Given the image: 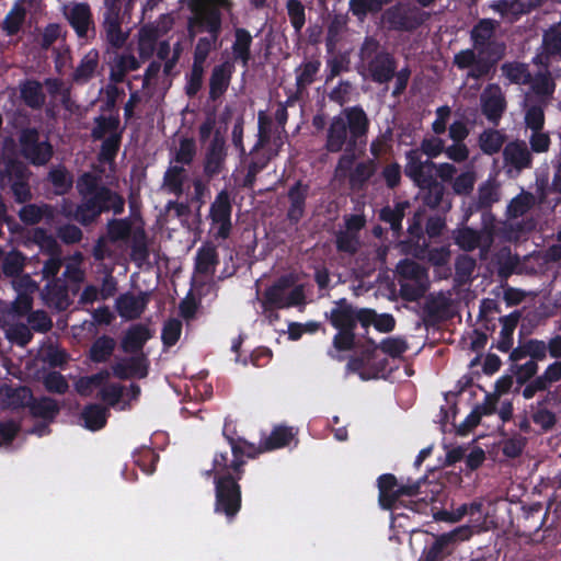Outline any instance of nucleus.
I'll return each instance as SVG.
<instances>
[{
  "instance_id": "8fccbe9b",
  "label": "nucleus",
  "mask_w": 561,
  "mask_h": 561,
  "mask_svg": "<svg viewBox=\"0 0 561 561\" xmlns=\"http://www.w3.org/2000/svg\"><path fill=\"white\" fill-rule=\"evenodd\" d=\"M84 256L81 252L76 251L67 257L65 263L64 278L80 284L85 279V271L82 267Z\"/></svg>"
},
{
  "instance_id": "f8f14e48",
  "label": "nucleus",
  "mask_w": 561,
  "mask_h": 561,
  "mask_svg": "<svg viewBox=\"0 0 561 561\" xmlns=\"http://www.w3.org/2000/svg\"><path fill=\"white\" fill-rule=\"evenodd\" d=\"M232 204L227 190L219 192L209 208L210 234L215 240H226L232 230Z\"/></svg>"
},
{
  "instance_id": "f3484780",
  "label": "nucleus",
  "mask_w": 561,
  "mask_h": 561,
  "mask_svg": "<svg viewBox=\"0 0 561 561\" xmlns=\"http://www.w3.org/2000/svg\"><path fill=\"white\" fill-rule=\"evenodd\" d=\"M454 240L466 252L479 249L481 257H484L494 241L493 229L484 227L481 230H474L469 227H462L454 231Z\"/></svg>"
},
{
  "instance_id": "a878e982",
  "label": "nucleus",
  "mask_w": 561,
  "mask_h": 561,
  "mask_svg": "<svg viewBox=\"0 0 561 561\" xmlns=\"http://www.w3.org/2000/svg\"><path fill=\"white\" fill-rule=\"evenodd\" d=\"M561 380V359L550 364L542 375L534 378L523 389V397L533 399L537 392L548 390L552 383Z\"/></svg>"
},
{
  "instance_id": "ddd939ff",
  "label": "nucleus",
  "mask_w": 561,
  "mask_h": 561,
  "mask_svg": "<svg viewBox=\"0 0 561 561\" xmlns=\"http://www.w3.org/2000/svg\"><path fill=\"white\" fill-rule=\"evenodd\" d=\"M243 461L236 454L234 449H231L230 454H221L215 458V480L217 484V491H239L241 484V466Z\"/></svg>"
},
{
  "instance_id": "20e7f679",
  "label": "nucleus",
  "mask_w": 561,
  "mask_h": 561,
  "mask_svg": "<svg viewBox=\"0 0 561 561\" xmlns=\"http://www.w3.org/2000/svg\"><path fill=\"white\" fill-rule=\"evenodd\" d=\"M369 119L359 106L344 108L334 116L327 129L324 148L329 152H354L358 142L366 137Z\"/></svg>"
},
{
  "instance_id": "39448f33",
  "label": "nucleus",
  "mask_w": 561,
  "mask_h": 561,
  "mask_svg": "<svg viewBox=\"0 0 561 561\" xmlns=\"http://www.w3.org/2000/svg\"><path fill=\"white\" fill-rule=\"evenodd\" d=\"M359 59L366 77L383 84L391 81L397 70V60L392 54L381 48L378 39L366 37L359 48Z\"/></svg>"
},
{
  "instance_id": "774afa93",
  "label": "nucleus",
  "mask_w": 561,
  "mask_h": 561,
  "mask_svg": "<svg viewBox=\"0 0 561 561\" xmlns=\"http://www.w3.org/2000/svg\"><path fill=\"white\" fill-rule=\"evenodd\" d=\"M26 257L19 251H10L2 261V272L7 277L22 274Z\"/></svg>"
},
{
  "instance_id": "f03ea898",
  "label": "nucleus",
  "mask_w": 561,
  "mask_h": 561,
  "mask_svg": "<svg viewBox=\"0 0 561 561\" xmlns=\"http://www.w3.org/2000/svg\"><path fill=\"white\" fill-rule=\"evenodd\" d=\"M232 0H193L190 3L192 15L187 21L190 37L206 31L208 36L201 37L194 50L193 64L204 66L209 53L216 48L221 32V12L230 11Z\"/></svg>"
},
{
  "instance_id": "c9c22d12",
  "label": "nucleus",
  "mask_w": 561,
  "mask_h": 561,
  "mask_svg": "<svg viewBox=\"0 0 561 561\" xmlns=\"http://www.w3.org/2000/svg\"><path fill=\"white\" fill-rule=\"evenodd\" d=\"M233 72V65L229 61L215 66L209 78V98L217 100L227 91L231 76Z\"/></svg>"
},
{
  "instance_id": "49530a36",
  "label": "nucleus",
  "mask_w": 561,
  "mask_h": 561,
  "mask_svg": "<svg viewBox=\"0 0 561 561\" xmlns=\"http://www.w3.org/2000/svg\"><path fill=\"white\" fill-rule=\"evenodd\" d=\"M150 339L149 330L144 325L131 327L122 341V348L126 353H135L142 348L147 340Z\"/></svg>"
},
{
  "instance_id": "5fc2aeb1",
  "label": "nucleus",
  "mask_w": 561,
  "mask_h": 561,
  "mask_svg": "<svg viewBox=\"0 0 561 561\" xmlns=\"http://www.w3.org/2000/svg\"><path fill=\"white\" fill-rule=\"evenodd\" d=\"M501 71L511 83L528 84L531 81L527 65L522 62H505L501 66Z\"/></svg>"
},
{
  "instance_id": "bf43d9fd",
  "label": "nucleus",
  "mask_w": 561,
  "mask_h": 561,
  "mask_svg": "<svg viewBox=\"0 0 561 561\" xmlns=\"http://www.w3.org/2000/svg\"><path fill=\"white\" fill-rule=\"evenodd\" d=\"M12 286L18 293L15 300L28 299L33 307V294L38 289L37 283L28 274H20L12 277Z\"/></svg>"
},
{
  "instance_id": "2eb2a0df",
  "label": "nucleus",
  "mask_w": 561,
  "mask_h": 561,
  "mask_svg": "<svg viewBox=\"0 0 561 561\" xmlns=\"http://www.w3.org/2000/svg\"><path fill=\"white\" fill-rule=\"evenodd\" d=\"M105 12L103 15L102 27L106 41L115 48L122 47L127 34L122 30V8L126 0H103Z\"/></svg>"
},
{
  "instance_id": "58836bf2",
  "label": "nucleus",
  "mask_w": 561,
  "mask_h": 561,
  "mask_svg": "<svg viewBox=\"0 0 561 561\" xmlns=\"http://www.w3.org/2000/svg\"><path fill=\"white\" fill-rule=\"evenodd\" d=\"M547 103L538 101L534 96H525L524 101V124L528 129H543L545 108Z\"/></svg>"
},
{
  "instance_id": "2f4dec72",
  "label": "nucleus",
  "mask_w": 561,
  "mask_h": 561,
  "mask_svg": "<svg viewBox=\"0 0 561 561\" xmlns=\"http://www.w3.org/2000/svg\"><path fill=\"white\" fill-rule=\"evenodd\" d=\"M112 370L114 376L119 379L133 377L144 378L148 374L146 357L144 354H140L130 358L121 359L112 366Z\"/></svg>"
},
{
  "instance_id": "a19ab883",
  "label": "nucleus",
  "mask_w": 561,
  "mask_h": 561,
  "mask_svg": "<svg viewBox=\"0 0 561 561\" xmlns=\"http://www.w3.org/2000/svg\"><path fill=\"white\" fill-rule=\"evenodd\" d=\"M157 35L151 24H144L137 33V53L142 61L150 59L157 48Z\"/></svg>"
},
{
  "instance_id": "393cba45",
  "label": "nucleus",
  "mask_w": 561,
  "mask_h": 561,
  "mask_svg": "<svg viewBox=\"0 0 561 561\" xmlns=\"http://www.w3.org/2000/svg\"><path fill=\"white\" fill-rule=\"evenodd\" d=\"M386 360L376 362V350L352 357L346 366L348 373L358 374L363 380L376 378L385 368Z\"/></svg>"
},
{
  "instance_id": "338daca9",
  "label": "nucleus",
  "mask_w": 561,
  "mask_h": 561,
  "mask_svg": "<svg viewBox=\"0 0 561 561\" xmlns=\"http://www.w3.org/2000/svg\"><path fill=\"white\" fill-rule=\"evenodd\" d=\"M477 262L473 257L462 254L456 259L455 263V280L459 284H466L471 279L476 270Z\"/></svg>"
},
{
  "instance_id": "79ce46f5",
  "label": "nucleus",
  "mask_w": 561,
  "mask_h": 561,
  "mask_svg": "<svg viewBox=\"0 0 561 561\" xmlns=\"http://www.w3.org/2000/svg\"><path fill=\"white\" fill-rule=\"evenodd\" d=\"M529 83L531 84L530 90L526 93L525 96H534L538 101H542V103L549 104L554 91V82L550 73H538L534 79L531 78Z\"/></svg>"
},
{
  "instance_id": "0eeeda50",
  "label": "nucleus",
  "mask_w": 561,
  "mask_h": 561,
  "mask_svg": "<svg viewBox=\"0 0 561 561\" xmlns=\"http://www.w3.org/2000/svg\"><path fill=\"white\" fill-rule=\"evenodd\" d=\"M31 309L28 299L0 302V327L4 329L7 337L20 346L27 345L33 339L30 328L21 321Z\"/></svg>"
},
{
  "instance_id": "69168bd1",
  "label": "nucleus",
  "mask_w": 561,
  "mask_h": 561,
  "mask_svg": "<svg viewBox=\"0 0 561 561\" xmlns=\"http://www.w3.org/2000/svg\"><path fill=\"white\" fill-rule=\"evenodd\" d=\"M131 234L129 219H111L106 225V236L111 242L125 241Z\"/></svg>"
},
{
  "instance_id": "7ed1b4c3",
  "label": "nucleus",
  "mask_w": 561,
  "mask_h": 561,
  "mask_svg": "<svg viewBox=\"0 0 561 561\" xmlns=\"http://www.w3.org/2000/svg\"><path fill=\"white\" fill-rule=\"evenodd\" d=\"M77 190L81 203L73 214L66 215L83 226L94 222L104 211L112 210L116 215L124 211V198L108 187L100 185V178L95 174H82L77 181Z\"/></svg>"
},
{
  "instance_id": "4468645a",
  "label": "nucleus",
  "mask_w": 561,
  "mask_h": 561,
  "mask_svg": "<svg viewBox=\"0 0 561 561\" xmlns=\"http://www.w3.org/2000/svg\"><path fill=\"white\" fill-rule=\"evenodd\" d=\"M561 404L556 392H548L530 405V420L542 433L556 431L560 423Z\"/></svg>"
},
{
  "instance_id": "3c124183",
  "label": "nucleus",
  "mask_w": 561,
  "mask_h": 561,
  "mask_svg": "<svg viewBox=\"0 0 561 561\" xmlns=\"http://www.w3.org/2000/svg\"><path fill=\"white\" fill-rule=\"evenodd\" d=\"M30 240L39 248L43 254L48 256L62 252L56 238L42 228H35L31 233Z\"/></svg>"
},
{
  "instance_id": "9d476101",
  "label": "nucleus",
  "mask_w": 561,
  "mask_h": 561,
  "mask_svg": "<svg viewBox=\"0 0 561 561\" xmlns=\"http://www.w3.org/2000/svg\"><path fill=\"white\" fill-rule=\"evenodd\" d=\"M428 19L430 13L405 3H397L386 9L381 14V22L389 30L399 32L414 31Z\"/></svg>"
},
{
  "instance_id": "37998d69",
  "label": "nucleus",
  "mask_w": 561,
  "mask_h": 561,
  "mask_svg": "<svg viewBox=\"0 0 561 561\" xmlns=\"http://www.w3.org/2000/svg\"><path fill=\"white\" fill-rule=\"evenodd\" d=\"M536 204V196L530 192L522 190V192L507 205L506 216L510 219L519 218L533 209Z\"/></svg>"
},
{
  "instance_id": "0e129e2a",
  "label": "nucleus",
  "mask_w": 561,
  "mask_h": 561,
  "mask_svg": "<svg viewBox=\"0 0 561 561\" xmlns=\"http://www.w3.org/2000/svg\"><path fill=\"white\" fill-rule=\"evenodd\" d=\"M409 206L408 202L397 203L393 207L387 206L381 209L380 219L388 222L391 229L398 232L401 230V221Z\"/></svg>"
},
{
  "instance_id": "c03bdc74",
  "label": "nucleus",
  "mask_w": 561,
  "mask_h": 561,
  "mask_svg": "<svg viewBox=\"0 0 561 561\" xmlns=\"http://www.w3.org/2000/svg\"><path fill=\"white\" fill-rule=\"evenodd\" d=\"M252 44V36L245 30L238 27L234 31V42L232 44V54L234 60H240L243 67L248 66L251 58L250 47Z\"/></svg>"
},
{
  "instance_id": "7c9ffc66",
  "label": "nucleus",
  "mask_w": 561,
  "mask_h": 561,
  "mask_svg": "<svg viewBox=\"0 0 561 561\" xmlns=\"http://www.w3.org/2000/svg\"><path fill=\"white\" fill-rule=\"evenodd\" d=\"M44 302L57 310H66L70 305L68 288L61 279L49 280L41 293Z\"/></svg>"
},
{
  "instance_id": "1a4fd4ad",
  "label": "nucleus",
  "mask_w": 561,
  "mask_h": 561,
  "mask_svg": "<svg viewBox=\"0 0 561 561\" xmlns=\"http://www.w3.org/2000/svg\"><path fill=\"white\" fill-rule=\"evenodd\" d=\"M354 152L343 153L334 170V180H348L352 190H360L366 182L375 174L377 164L374 159L358 162L354 167Z\"/></svg>"
},
{
  "instance_id": "b1692460",
  "label": "nucleus",
  "mask_w": 561,
  "mask_h": 561,
  "mask_svg": "<svg viewBox=\"0 0 561 561\" xmlns=\"http://www.w3.org/2000/svg\"><path fill=\"white\" fill-rule=\"evenodd\" d=\"M454 64L459 69L469 68L467 76L472 79H480L488 76L493 67V62L482 58L481 54H477L474 49H465L456 54Z\"/></svg>"
},
{
  "instance_id": "5701e85b",
  "label": "nucleus",
  "mask_w": 561,
  "mask_h": 561,
  "mask_svg": "<svg viewBox=\"0 0 561 561\" xmlns=\"http://www.w3.org/2000/svg\"><path fill=\"white\" fill-rule=\"evenodd\" d=\"M65 15L79 37L90 38L95 34V26L88 3H71L65 8Z\"/></svg>"
},
{
  "instance_id": "c85d7f7f",
  "label": "nucleus",
  "mask_w": 561,
  "mask_h": 561,
  "mask_svg": "<svg viewBox=\"0 0 561 561\" xmlns=\"http://www.w3.org/2000/svg\"><path fill=\"white\" fill-rule=\"evenodd\" d=\"M100 53L96 49H90L79 61L72 72V82L84 84L101 72Z\"/></svg>"
},
{
  "instance_id": "09e8293b",
  "label": "nucleus",
  "mask_w": 561,
  "mask_h": 561,
  "mask_svg": "<svg viewBox=\"0 0 561 561\" xmlns=\"http://www.w3.org/2000/svg\"><path fill=\"white\" fill-rule=\"evenodd\" d=\"M119 135V119L117 117L99 116L94 119V127L91 131L93 139H106Z\"/></svg>"
},
{
  "instance_id": "603ef678",
  "label": "nucleus",
  "mask_w": 561,
  "mask_h": 561,
  "mask_svg": "<svg viewBox=\"0 0 561 561\" xmlns=\"http://www.w3.org/2000/svg\"><path fill=\"white\" fill-rule=\"evenodd\" d=\"M393 0H350V11L359 21H364L369 13H378Z\"/></svg>"
},
{
  "instance_id": "e433bc0d",
  "label": "nucleus",
  "mask_w": 561,
  "mask_h": 561,
  "mask_svg": "<svg viewBox=\"0 0 561 561\" xmlns=\"http://www.w3.org/2000/svg\"><path fill=\"white\" fill-rule=\"evenodd\" d=\"M187 178L188 172L183 165L171 162L164 172L161 188L175 196H181Z\"/></svg>"
},
{
  "instance_id": "6ab92c4d",
  "label": "nucleus",
  "mask_w": 561,
  "mask_h": 561,
  "mask_svg": "<svg viewBox=\"0 0 561 561\" xmlns=\"http://www.w3.org/2000/svg\"><path fill=\"white\" fill-rule=\"evenodd\" d=\"M503 163L506 173L518 175L523 170L533 165V154L526 141L515 139L507 142L503 149Z\"/></svg>"
},
{
  "instance_id": "412c9836",
  "label": "nucleus",
  "mask_w": 561,
  "mask_h": 561,
  "mask_svg": "<svg viewBox=\"0 0 561 561\" xmlns=\"http://www.w3.org/2000/svg\"><path fill=\"white\" fill-rule=\"evenodd\" d=\"M435 163L430 159H422L419 150L407 152L405 174L421 188L436 182L433 178Z\"/></svg>"
},
{
  "instance_id": "72a5a7b5",
  "label": "nucleus",
  "mask_w": 561,
  "mask_h": 561,
  "mask_svg": "<svg viewBox=\"0 0 561 561\" xmlns=\"http://www.w3.org/2000/svg\"><path fill=\"white\" fill-rule=\"evenodd\" d=\"M218 265L217 248L211 242H205L197 251L195 257V274L202 277L214 275Z\"/></svg>"
},
{
  "instance_id": "a211bd4d",
  "label": "nucleus",
  "mask_w": 561,
  "mask_h": 561,
  "mask_svg": "<svg viewBox=\"0 0 561 561\" xmlns=\"http://www.w3.org/2000/svg\"><path fill=\"white\" fill-rule=\"evenodd\" d=\"M365 218L360 215L345 217L344 226L335 232L337 251L355 254L360 248L359 232L365 227Z\"/></svg>"
},
{
  "instance_id": "c756f323",
  "label": "nucleus",
  "mask_w": 561,
  "mask_h": 561,
  "mask_svg": "<svg viewBox=\"0 0 561 561\" xmlns=\"http://www.w3.org/2000/svg\"><path fill=\"white\" fill-rule=\"evenodd\" d=\"M329 319L337 330H354L356 322H359V310H355L345 299H341L331 310Z\"/></svg>"
},
{
  "instance_id": "13d9d810",
  "label": "nucleus",
  "mask_w": 561,
  "mask_h": 561,
  "mask_svg": "<svg viewBox=\"0 0 561 561\" xmlns=\"http://www.w3.org/2000/svg\"><path fill=\"white\" fill-rule=\"evenodd\" d=\"M495 30V23L492 20L480 21L471 31L474 49L480 54L483 53L484 46L489 44Z\"/></svg>"
},
{
  "instance_id": "423d86ee",
  "label": "nucleus",
  "mask_w": 561,
  "mask_h": 561,
  "mask_svg": "<svg viewBox=\"0 0 561 561\" xmlns=\"http://www.w3.org/2000/svg\"><path fill=\"white\" fill-rule=\"evenodd\" d=\"M306 304L305 286L293 274L279 277L263 294L262 307L265 312L286 309Z\"/></svg>"
},
{
  "instance_id": "aec40b11",
  "label": "nucleus",
  "mask_w": 561,
  "mask_h": 561,
  "mask_svg": "<svg viewBox=\"0 0 561 561\" xmlns=\"http://www.w3.org/2000/svg\"><path fill=\"white\" fill-rule=\"evenodd\" d=\"M482 114L493 125H497L506 110V99L500 85L488 84L480 95Z\"/></svg>"
},
{
  "instance_id": "4c0bfd02",
  "label": "nucleus",
  "mask_w": 561,
  "mask_h": 561,
  "mask_svg": "<svg viewBox=\"0 0 561 561\" xmlns=\"http://www.w3.org/2000/svg\"><path fill=\"white\" fill-rule=\"evenodd\" d=\"M142 60L135 57L133 54L117 55L110 70V80L114 83H121L130 71H136L140 68Z\"/></svg>"
},
{
  "instance_id": "f257e3e1",
  "label": "nucleus",
  "mask_w": 561,
  "mask_h": 561,
  "mask_svg": "<svg viewBox=\"0 0 561 561\" xmlns=\"http://www.w3.org/2000/svg\"><path fill=\"white\" fill-rule=\"evenodd\" d=\"M422 493H379V504L385 510L398 511L400 508H408L413 513L422 515H432L436 522L457 523L463 516L474 517L477 514L480 516L495 515L500 508L508 511V505L518 501L516 494L508 499L510 493H504L505 496H492L495 493H486V499L482 501H473L472 503H461L456 508L454 502L450 508H438L435 503L440 501V497L447 493H432L430 500L420 497Z\"/></svg>"
},
{
  "instance_id": "a18cd8bd",
  "label": "nucleus",
  "mask_w": 561,
  "mask_h": 561,
  "mask_svg": "<svg viewBox=\"0 0 561 561\" xmlns=\"http://www.w3.org/2000/svg\"><path fill=\"white\" fill-rule=\"evenodd\" d=\"M359 323L365 328L374 324L381 332H390L396 321L391 314H377L373 309H359Z\"/></svg>"
},
{
  "instance_id": "6e6552de",
  "label": "nucleus",
  "mask_w": 561,
  "mask_h": 561,
  "mask_svg": "<svg viewBox=\"0 0 561 561\" xmlns=\"http://www.w3.org/2000/svg\"><path fill=\"white\" fill-rule=\"evenodd\" d=\"M259 134L257 141L252 149V153L262 152L261 159L270 161L277 156L286 140V131L283 126L275 125V122L264 111L257 114Z\"/></svg>"
},
{
  "instance_id": "052dcab7",
  "label": "nucleus",
  "mask_w": 561,
  "mask_h": 561,
  "mask_svg": "<svg viewBox=\"0 0 561 561\" xmlns=\"http://www.w3.org/2000/svg\"><path fill=\"white\" fill-rule=\"evenodd\" d=\"M81 417L87 428L98 431L106 423V409L99 404H91L83 409Z\"/></svg>"
},
{
  "instance_id": "473e14b6",
  "label": "nucleus",
  "mask_w": 561,
  "mask_h": 561,
  "mask_svg": "<svg viewBox=\"0 0 561 561\" xmlns=\"http://www.w3.org/2000/svg\"><path fill=\"white\" fill-rule=\"evenodd\" d=\"M526 262L531 264L533 273H546L551 264L561 263V244L556 242L545 251L535 252L526 256Z\"/></svg>"
},
{
  "instance_id": "4d7b16f0",
  "label": "nucleus",
  "mask_w": 561,
  "mask_h": 561,
  "mask_svg": "<svg viewBox=\"0 0 561 561\" xmlns=\"http://www.w3.org/2000/svg\"><path fill=\"white\" fill-rule=\"evenodd\" d=\"M397 272L400 277L407 280H413L416 284H427L426 270L412 260H403L397 265Z\"/></svg>"
},
{
  "instance_id": "de8ad7c7",
  "label": "nucleus",
  "mask_w": 561,
  "mask_h": 561,
  "mask_svg": "<svg viewBox=\"0 0 561 561\" xmlns=\"http://www.w3.org/2000/svg\"><path fill=\"white\" fill-rule=\"evenodd\" d=\"M505 142V135L497 129H485L478 138V145L481 151L485 154L497 153Z\"/></svg>"
},
{
  "instance_id": "e2e57ef3",
  "label": "nucleus",
  "mask_w": 561,
  "mask_h": 561,
  "mask_svg": "<svg viewBox=\"0 0 561 561\" xmlns=\"http://www.w3.org/2000/svg\"><path fill=\"white\" fill-rule=\"evenodd\" d=\"M320 65L319 60H309L296 69V84L298 91L306 89L314 81Z\"/></svg>"
},
{
  "instance_id": "ea45409f",
  "label": "nucleus",
  "mask_w": 561,
  "mask_h": 561,
  "mask_svg": "<svg viewBox=\"0 0 561 561\" xmlns=\"http://www.w3.org/2000/svg\"><path fill=\"white\" fill-rule=\"evenodd\" d=\"M308 194V186L301 182H297L288 191L289 207L287 210V218L297 224L305 214V203Z\"/></svg>"
},
{
  "instance_id": "9b49d317",
  "label": "nucleus",
  "mask_w": 561,
  "mask_h": 561,
  "mask_svg": "<svg viewBox=\"0 0 561 561\" xmlns=\"http://www.w3.org/2000/svg\"><path fill=\"white\" fill-rule=\"evenodd\" d=\"M472 535L469 526H458L450 531L434 536V541L422 552L423 561H445L451 556L458 543L468 540Z\"/></svg>"
},
{
  "instance_id": "4be33fe9",
  "label": "nucleus",
  "mask_w": 561,
  "mask_h": 561,
  "mask_svg": "<svg viewBox=\"0 0 561 561\" xmlns=\"http://www.w3.org/2000/svg\"><path fill=\"white\" fill-rule=\"evenodd\" d=\"M226 158L227 146L225 136L220 130H216L206 148L204 158L205 174L210 178L219 174L225 168Z\"/></svg>"
},
{
  "instance_id": "dca6fc26",
  "label": "nucleus",
  "mask_w": 561,
  "mask_h": 561,
  "mask_svg": "<svg viewBox=\"0 0 561 561\" xmlns=\"http://www.w3.org/2000/svg\"><path fill=\"white\" fill-rule=\"evenodd\" d=\"M22 156L34 165H45L53 157V147L46 140H39L36 129H24L20 136Z\"/></svg>"
},
{
  "instance_id": "f704fd0d",
  "label": "nucleus",
  "mask_w": 561,
  "mask_h": 561,
  "mask_svg": "<svg viewBox=\"0 0 561 561\" xmlns=\"http://www.w3.org/2000/svg\"><path fill=\"white\" fill-rule=\"evenodd\" d=\"M32 400V392L26 387H12L3 385L0 387V407L2 409H20L27 407Z\"/></svg>"
},
{
  "instance_id": "864d4df0",
  "label": "nucleus",
  "mask_w": 561,
  "mask_h": 561,
  "mask_svg": "<svg viewBox=\"0 0 561 561\" xmlns=\"http://www.w3.org/2000/svg\"><path fill=\"white\" fill-rule=\"evenodd\" d=\"M241 493H216L215 511L232 518L240 511Z\"/></svg>"
},
{
  "instance_id": "6e6d98bb",
  "label": "nucleus",
  "mask_w": 561,
  "mask_h": 561,
  "mask_svg": "<svg viewBox=\"0 0 561 561\" xmlns=\"http://www.w3.org/2000/svg\"><path fill=\"white\" fill-rule=\"evenodd\" d=\"M33 416L51 421L59 413L58 403L51 398H41L34 400L27 405Z\"/></svg>"
},
{
  "instance_id": "bb28decb",
  "label": "nucleus",
  "mask_w": 561,
  "mask_h": 561,
  "mask_svg": "<svg viewBox=\"0 0 561 561\" xmlns=\"http://www.w3.org/2000/svg\"><path fill=\"white\" fill-rule=\"evenodd\" d=\"M148 299L149 294L147 293H140L139 295L123 294L116 300V310L122 318L135 320L145 311Z\"/></svg>"
},
{
  "instance_id": "cd10ccee",
  "label": "nucleus",
  "mask_w": 561,
  "mask_h": 561,
  "mask_svg": "<svg viewBox=\"0 0 561 561\" xmlns=\"http://www.w3.org/2000/svg\"><path fill=\"white\" fill-rule=\"evenodd\" d=\"M533 273L531 264L526 262V256L522 261L517 254L512 253L507 248H503L497 254V274L502 278H507L512 274Z\"/></svg>"
},
{
  "instance_id": "680f3d73",
  "label": "nucleus",
  "mask_w": 561,
  "mask_h": 561,
  "mask_svg": "<svg viewBox=\"0 0 561 561\" xmlns=\"http://www.w3.org/2000/svg\"><path fill=\"white\" fill-rule=\"evenodd\" d=\"M116 342L113 337L103 335L94 341L90 348V358L95 363H102L110 358Z\"/></svg>"
}]
</instances>
